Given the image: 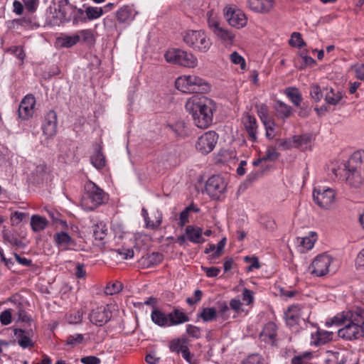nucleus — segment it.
Instances as JSON below:
<instances>
[{"label":"nucleus","instance_id":"1","mask_svg":"<svg viewBox=\"0 0 364 364\" xmlns=\"http://www.w3.org/2000/svg\"><path fill=\"white\" fill-rule=\"evenodd\" d=\"M185 107L198 128L207 129L212 124L213 112L216 110V105L212 100L193 95L187 100Z\"/></svg>","mask_w":364,"mask_h":364},{"label":"nucleus","instance_id":"2","mask_svg":"<svg viewBox=\"0 0 364 364\" xmlns=\"http://www.w3.org/2000/svg\"><path fill=\"white\" fill-rule=\"evenodd\" d=\"M332 171L351 188L361 187L364 184V151H355L343 168H333Z\"/></svg>","mask_w":364,"mask_h":364},{"label":"nucleus","instance_id":"3","mask_svg":"<svg viewBox=\"0 0 364 364\" xmlns=\"http://www.w3.org/2000/svg\"><path fill=\"white\" fill-rule=\"evenodd\" d=\"M105 192L95 183L88 181L85 184V192L81 199V206L87 211L93 210L104 203Z\"/></svg>","mask_w":364,"mask_h":364},{"label":"nucleus","instance_id":"4","mask_svg":"<svg viewBox=\"0 0 364 364\" xmlns=\"http://www.w3.org/2000/svg\"><path fill=\"white\" fill-rule=\"evenodd\" d=\"M184 43L197 52L205 53L210 48L212 43L206 33L201 30H189L183 35Z\"/></svg>","mask_w":364,"mask_h":364},{"label":"nucleus","instance_id":"5","mask_svg":"<svg viewBox=\"0 0 364 364\" xmlns=\"http://www.w3.org/2000/svg\"><path fill=\"white\" fill-rule=\"evenodd\" d=\"M164 57L170 63L186 68H195L198 65L197 58L193 53L178 48L167 50Z\"/></svg>","mask_w":364,"mask_h":364},{"label":"nucleus","instance_id":"6","mask_svg":"<svg viewBox=\"0 0 364 364\" xmlns=\"http://www.w3.org/2000/svg\"><path fill=\"white\" fill-rule=\"evenodd\" d=\"M208 26L214 35L226 46H231L234 43L235 34L234 32L221 26V24L213 18H208Z\"/></svg>","mask_w":364,"mask_h":364},{"label":"nucleus","instance_id":"7","mask_svg":"<svg viewBox=\"0 0 364 364\" xmlns=\"http://www.w3.org/2000/svg\"><path fill=\"white\" fill-rule=\"evenodd\" d=\"M313 198L321 208L329 210L333 208L335 204V192L331 188H314Z\"/></svg>","mask_w":364,"mask_h":364},{"label":"nucleus","instance_id":"8","mask_svg":"<svg viewBox=\"0 0 364 364\" xmlns=\"http://www.w3.org/2000/svg\"><path fill=\"white\" fill-rule=\"evenodd\" d=\"M346 321L353 325H356L357 326L362 327V330L364 331V311L348 312L346 315L338 314L334 316L330 321H326V325H340L344 323Z\"/></svg>","mask_w":364,"mask_h":364},{"label":"nucleus","instance_id":"9","mask_svg":"<svg viewBox=\"0 0 364 364\" xmlns=\"http://www.w3.org/2000/svg\"><path fill=\"white\" fill-rule=\"evenodd\" d=\"M224 16L229 25L237 29L242 28L247 25L246 15L240 9L226 7L224 9Z\"/></svg>","mask_w":364,"mask_h":364},{"label":"nucleus","instance_id":"10","mask_svg":"<svg viewBox=\"0 0 364 364\" xmlns=\"http://www.w3.org/2000/svg\"><path fill=\"white\" fill-rule=\"evenodd\" d=\"M333 258L326 254L318 255L312 262L309 269L316 277H322L329 272V266Z\"/></svg>","mask_w":364,"mask_h":364},{"label":"nucleus","instance_id":"11","mask_svg":"<svg viewBox=\"0 0 364 364\" xmlns=\"http://www.w3.org/2000/svg\"><path fill=\"white\" fill-rule=\"evenodd\" d=\"M218 139V134L214 131H208L200 136L196 142V147L203 154L211 152Z\"/></svg>","mask_w":364,"mask_h":364},{"label":"nucleus","instance_id":"12","mask_svg":"<svg viewBox=\"0 0 364 364\" xmlns=\"http://www.w3.org/2000/svg\"><path fill=\"white\" fill-rule=\"evenodd\" d=\"M226 188V183L219 175L210 176L205 183V191L213 198L218 199Z\"/></svg>","mask_w":364,"mask_h":364},{"label":"nucleus","instance_id":"13","mask_svg":"<svg viewBox=\"0 0 364 364\" xmlns=\"http://www.w3.org/2000/svg\"><path fill=\"white\" fill-rule=\"evenodd\" d=\"M112 317V312L107 306H100L93 309L90 314V321L99 326L107 323Z\"/></svg>","mask_w":364,"mask_h":364},{"label":"nucleus","instance_id":"14","mask_svg":"<svg viewBox=\"0 0 364 364\" xmlns=\"http://www.w3.org/2000/svg\"><path fill=\"white\" fill-rule=\"evenodd\" d=\"M43 134L47 137L54 136L57 132V114L53 110H50L44 117L42 123Z\"/></svg>","mask_w":364,"mask_h":364},{"label":"nucleus","instance_id":"15","mask_svg":"<svg viewBox=\"0 0 364 364\" xmlns=\"http://www.w3.org/2000/svg\"><path fill=\"white\" fill-rule=\"evenodd\" d=\"M36 99L32 95H27L21 100L18 107V116L23 119H28L34 113Z\"/></svg>","mask_w":364,"mask_h":364},{"label":"nucleus","instance_id":"16","mask_svg":"<svg viewBox=\"0 0 364 364\" xmlns=\"http://www.w3.org/2000/svg\"><path fill=\"white\" fill-rule=\"evenodd\" d=\"M338 336L346 340H356L363 336L364 331L362 327L357 326L348 322L343 328L338 331Z\"/></svg>","mask_w":364,"mask_h":364},{"label":"nucleus","instance_id":"17","mask_svg":"<svg viewBox=\"0 0 364 364\" xmlns=\"http://www.w3.org/2000/svg\"><path fill=\"white\" fill-rule=\"evenodd\" d=\"M242 123L248 134L249 139L252 142H256L257 141V124L255 117L247 113L242 117Z\"/></svg>","mask_w":364,"mask_h":364},{"label":"nucleus","instance_id":"18","mask_svg":"<svg viewBox=\"0 0 364 364\" xmlns=\"http://www.w3.org/2000/svg\"><path fill=\"white\" fill-rule=\"evenodd\" d=\"M58 11L62 20L70 21L75 11V7L69 2V0H59Z\"/></svg>","mask_w":364,"mask_h":364},{"label":"nucleus","instance_id":"19","mask_svg":"<svg viewBox=\"0 0 364 364\" xmlns=\"http://www.w3.org/2000/svg\"><path fill=\"white\" fill-rule=\"evenodd\" d=\"M250 9L258 13H268L274 6V0H247Z\"/></svg>","mask_w":364,"mask_h":364},{"label":"nucleus","instance_id":"20","mask_svg":"<svg viewBox=\"0 0 364 364\" xmlns=\"http://www.w3.org/2000/svg\"><path fill=\"white\" fill-rule=\"evenodd\" d=\"M186 235L187 240L195 244L203 243L205 240L203 237V230L200 228L193 225H188L186 228Z\"/></svg>","mask_w":364,"mask_h":364},{"label":"nucleus","instance_id":"21","mask_svg":"<svg viewBox=\"0 0 364 364\" xmlns=\"http://www.w3.org/2000/svg\"><path fill=\"white\" fill-rule=\"evenodd\" d=\"M102 149V146L100 144H96L95 151L90 156L91 164L98 170L103 168L106 165V159Z\"/></svg>","mask_w":364,"mask_h":364},{"label":"nucleus","instance_id":"22","mask_svg":"<svg viewBox=\"0 0 364 364\" xmlns=\"http://www.w3.org/2000/svg\"><path fill=\"white\" fill-rule=\"evenodd\" d=\"M189 321V317L178 309L168 313V326H178Z\"/></svg>","mask_w":364,"mask_h":364},{"label":"nucleus","instance_id":"23","mask_svg":"<svg viewBox=\"0 0 364 364\" xmlns=\"http://www.w3.org/2000/svg\"><path fill=\"white\" fill-rule=\"evenodd\" d=\"M14 331V335L18 338V343L22 348L33 347L34 346V343L30 338L29 332L25 331L21 328H15Z\"/></svg>","mask_w":364,"mask_h":364},{"label":"nucleus","instance_id":"24","mask_svg":"<svg viewBox=\"0 0 364 364\" xmlns=\"http://www.w3.org/2000/svg\"><path fill=\"white\" fill-rule=\"evenodd\" d=\"M191 88L193 89L192 92L205 93L210 90V87L205 80L195 75H191Z\"/></svg>","mask_w":364,"mask_h":364},{"label":"nucleus","instance_id":"25","mask_svg":"<svg viewBox=\"0 0 364 364\" xmlns=\"http://www.w3.org/2000/svg\"><path fill=\"white\" fill-rule=\"evenodd\" d=\"M116 18L119 23H129L133 18V11L129 6H123L116 13Z\"/></svg>","mask_w":364,"mask_h":364},{"label":"nucleus","instance_id":"26","mask_svg":"<svg viewBox=\"0 0 364 364\" xmlns=\"http://www.w3.org/2000/svg\"><path fill=\"white\" fill-rule=\"evenodd\" d=\"M151 321L160 327L168 326V314H165L163 311L154 308L151 314Z\"/></svg>","mask_w":364,"mask_h":364},{"label":"nucleus","instance_id":"27","mask_svg":"<svg viewBox=\"0 0 364 364\" xmlns=\"http://www.w3.org/2000/svg\"><path fill=\"white\" fill-rule=\"evenodd\" d=\"M191 75H183L178 77L175 82L176 89L184 93H191Z\"/></svg>","mask_w":364,"mask_h":364},{"label":"nucleus","instance_id":"28","mask_svg":"<svg viewBox=\"0 0 364 364\" xmlns=\"http://www.w3.org/2000/svg\"><path fill=\"white\" fill-rule=\"evenodd\" d=\"M141 212H142V215L146 222V227L147 228L156 229L160 226V225L161 224V222H162V213L161 211L157 210L154 213V217L156 218L155 221L150 220V218L148 216V212H147L146 209L143 208Z\"/></svg>","mask_w":364,"mask_h":364},{"label":"nucleus","instance_id":"29","mask_svg":"<svg viewBox=\"0 0 364 364\" xmlns=\"http://www.w3.org/2000/svg\"><path fill=\"white\" fill-rule=\"evenodd\" d=\"M300 309L297 306L289 307L285 312V318L288 325L293 326L299 322L300 318Z\"/></svg>","mask_w":364,"mask_h":364},{"label":"nucleus","instance_id":"30","mask_svg":"<svg viewBox=\"0 0 364 364\" xmlns=\"http://www.w3.org/2000/svg\"><path fill=\"white\" fill-rule=\"evenodd\" d=\"M164 259L161 253L154 252L151 254L141 258V264L146 267H150L159 264Z\"/></svg>","mask_w":364,"mask_h":364},{"label":"nucleus","instance_id":"31","mask_svg":"<svg viewBox=\"0 0 364 364\" xmlns=\"http://www.w3.org/2000/svg\"><path fill=\"white\" fill-rule=\"evenodd\" d=\"M274 109L277 117L283 119L289 117L292 113V108L291 106L285 104L281 100H277L276 102Z\"/></svg>","mask_w":364,"mask_h":364},{"label":"nucleus","instance_id":"32","mask_svg":"<svg viewBox=\"0 0 364 364\" xmlns=\"http://www.w3.org/2000/svg\"><path fill=\"white\" fill-rule=\"evenodd\" d=\"M80 41V36L74 34L72 36L65 35L57 38L58 43L63 48H70Z\"/></svg>","mask_w":364,"mask_h":364},{"label":"nucleus","instance_id":"33","mask_svg":"<svg viewBox=\"0 0 364 364\" xmlns=\"http://www.w3.org/2000/svg\"><path fill=\"white\" fill-rule=\"evenodd\" d=\"M54 240L58 246L63 249L66 248L70 245L74 244L71 237L68 235V233L64 231H61L55 234Z\"/></svg>","mask_w":364,"mask_h":364},{"label":"nucleus","instance_id":"34","mask_svg":"<svg viewBox=\"0 0 364 364\" xmlns=\"http://www.w3.org/2000/svg\"><path fill=\"white\" fill-rule=\"evenodd\" d=\"M284 94L296 107H299L302 101V97L299 90L296 87H289L284 90Z\"/></svg>","mask_w":364,"mask_h":364},{"label":"nucleus","instance_id":"35","mask_svg":"<svg viewBox=\"0 0 364 364\" xmlns=\"http://www.w3.org/2000/svg\"><path fill=\"white\" fill-rule=\"evenodd\" d=\"M48 225V220L46 218L38 215H33L31 218V226L34 232L43 230Z\"/></svg>","mask_w":364,"mask_h":364},{"label":"nucleus","instance_id":"36","mask_svg":"<svg viewBox=\"0 0 364 364\" xmlns=\"http://www.w3.org/2000/svg\"><path fill=\"white\" fill-rule=\"evenodd\" d=\"M188 339L186 336H181L171 340L169 343L168 347L171 352L179 353L183 350V347H186Z\"/></svg>","mask_w":364,"mask_h":364},{"label":"nucleus","instance_id":"37","mask_svg":"<svg viewBox=\"0 0 364 364\" xmlns=\"http://www.w3.org/2000/svg\"><path fill=\"white\" fill-rule=\"evenodd\" d=\"M83 7L85 8L87 21L99 18L104 14V9L101 7L85 6V5H83Z\"/></svg>","mask_w":364,"mask_h":364},{"label":"nucleus","instance_id":"38","mask_svg":"<svg viewBox=\"0 0 364 364\" xmlns=\"http://www.w3.org/2000/svg\"><path fill=\"white\" fill-rule=\"evenodd\" d=\"M332 332L318 330L316 333L314 343L315 346H321L328 343L332 339Z\"/></svg>","mask_w":364,"mask_h":364},{"label":"nucleus","instance_id":"39","mask_svg":"<svg viewBox=\"0 0 364 364\" xmlns=\"http://www.w3.org/2000/svg\"><path fill=\"white\" fill-rule=\"evenodd\" d=\"M93 235L96 240L103 243V240L107 236V228L103 223H99L92 226Z\"/></svg>","mask_w":364,"mask_h":364},{"label":"nucleus","instance_id":"40","mask_svg":"<svg viewBox=\"0 0 364 364\" xmlns=\"http://www.w3.org/2000/svg\"><path fill=\"white\" fill-rule=\"evenodd\" d=\"M316 240V233L311 232L309 236L298 237L297 241L306 250H311Z\"/></svg>","mask_w":364,"mask_h":364},{"label":"nucleus","instance_id":"41","mask_svg":"<svg viewBox=\"0 0 364 364\" xmlns=\"http://www.w3.org/2000/svg\"><path fill=\"white\" fill-rule=\"evenodd\" d=\"M198 316L205 322L213 321L216 319L217 311L213 307L203 308Z\"/></svg>","mask_w":364,"mask_h":364},{"label":"nucleus","instance_id":"42","mask_svg":"<svg viewBox=\"0 0 364 364\" xmlns=\"http://www.w3.org/2000/svg\"><path fill=\"white\" fill-rule=\"evenodd\" d=\"M342 97L343 95L340 92H334L332 88L326 90L325 100L328 104L336 105L339 102Z\"/></svg>","mask_w":364,"mask_h":364},{"label":"nucleus","instance_id":"43","mask_svg":"<svg viewBox=\"0 0 364 364\" xmlns=\"http://www.w3.org/2000/svg\"><path fill=\"white\" fill-rule=\"evenodd\" d=\"M3 238L6 242H9L12 246L20 247L24 246V244L21 240H18L14 234L6 230L3 231Z\"/></svg>","mask_w":364,"mask_h":364},{"label":"nucleus","instance_id":"44","mask_svg":"<svg viewBox=\"0 0 364 364\" xmlns=\"http://www.w3.org/2000/svg\"><path fill=\"white\" fill-rule=\"evenodd\" d=\"M77 34L80 36V39L83 43L93 44L95 41L93 31L91 29H83L79 31Z\"/></svg>","mask_w":364,"mask_h":364},{"label":"nucleus","instance_id":"45","mask_svg":"<svg viewBox=\"0 0 364 364\" xmlns=\"http://www.w3.org/2000/svg\"><path fill=\"white\" fill-rule=\"evenodd\" d=\"M122 289V284L118 281L107 284L105 293L107 295H114L119 293Z\"/></svg>","mask_w":364,"mask_h":364},{"label":"nucleus","instance_id":"46","mask_svg":"<svg viewBox=\"0 0 364 364\" xmlns=\"http://www.w3.org/2000/svg\"><path fill=\"white\" fill-rule=\"evenodd\" d=\"M312 136L310 134H303L301 136H295L294 137V143L298 146H305L304 149H307L311 142Z\"/></svg>","mask_w":364,"mask_h":364},{"label":"nucleus","instance_id":"47","mask_svg":"<svg viewBox=\"0 0 364 364\" xmlns=\"http://www.w3.org/2000/svg\"><path fill=\"white\" fill-rule=\"evenodd\" d=\"M171 129L178 136H183L188 134L187 127L183 121L176 122L171 126Z\"/></svg>","mask_w":364,"mask_h":364},{"label":"nucleus","instance_id":"48","mask_svg":"<svg viewBox=\"0 0 364 364\" xmlns=\"http://www.w3.org/2000/svg\"><path fill=\"white\" fill-rule=\"evenodd\" d=\"M264 336L269 337L271 340L275 338L277 336V326L274 322L267 323L263 330Z\"/></svg>","mask_w":364,"mask_h":364},{"label":"nucleus","instance_id":"49","mask_svg":"<svg viewBox=\"0 0 364 364\" xmlns=\"http://www.w3.org/2000/svg\"><path fill=\"white\" fill-rule=\"evenodd\" d=\"M289 44L293 47L296 48H302L306 46V43L301 38V35L300 33L294 32L291 34V38L289 40Z\"/></svg>","mask_w":364,"mask_h":364},{"label":"nucleus","instance_id":"50","mask_svg":"<svg viewBox=\"0 0 364 364\" xmlns=\"http://www.w3.org/2000/svg\"><path fill=\"white\" fill-rule=\"evenodd\" d=\"M85 10L82 9H77L75 7V11L74 12L72 17L73 24H77L80 22H87L86 15L85 16Z\"/></svg>","mask_w":364,"mask_h":364},{"label":"nucleus","instance_id":"51","mask_svg":"<svg viewBox=\"0 0 364 364\" xmlns=\"http://www.w3.org/2000/svg\"><path fill=\"white\" fill-rule=\"evenodd\" d=\"M82 312L78 310L68 315L66 320L70 324H77L82 321Z\"/></svg>","mask_w":364,"mask_h":364},{"label":"nucleus","instance_id":"52","mask_svg":"<svg viewBox=\"0 0 364 364\" xmlns=\"http://www.w3.org/2000/svg\"><path fill=\"white\" fill-rule=\"evenodd\" d=\"M310 95L315 102H319L323 97L321 87L318 85H311Z\"/></svg>","mask_w":364,"mask_h":364},{"label":"nucleus","instance_id":"53","mask_svg":"<svg viewBox=\"0 0 364 364\" xmlns=\"http://www.w3.org/2000/svg\"><path fill=\"white\" fill-rule=\"evenodd\" d=\"M230 60L232 63L240 65L242 70H245L246 68V63L245 59L239 55L237 52H233L230 55Z\"/></svg>","mask_w":364,"mask_h":364},{"label":"nucleus","instance_id":"54","mask_svg":"<svg viewBox=\"0 0 364 364\" xmlns=\"http://www.w3.org/2000/svg\"><path fill=\"white\" fill-rule=\"evenodd\" d=\"M115 252H117L119 255L122 256V258L124 259L132 258L134 255V250L132 249L125 248L124 247L116 250Z\"/></svg>","mask_w":364,"mask_h":364},{"label":"nucleus","instance_id":"55","mask_svg":"<svg viewBox=\"0 0 364 364\" xmlns=\"http://www.w3.org/2000/svg\"><path fill=\"white\" fill-rule=\"evenodd\" d=\"M279 156V154L273 147H268L263 159L265 161H276Z\"/></svg>","mask_w":364,"mask_h":364},{"label":"nucleus","instance_id":"56","mask_svg":"<svg viewBox=\"0 0 364 364\" xmlns=\"http://www.w3.org/2000/svg\"><path fill=\"white\" fill-rule=\"evenodd\" d=\"M186 333L192 338H199L201 336V332L200 328L198 326L188 324L186 326Z\"/></svg>","mask_w":364,"mask_h":364},{"label":"nucleus","instance_id":"57","mask_svg":"<svg viewBox=\"0 0 364 364\" xmlns=\"http://www.w3.org/2000/svg\"><path fill=\"white\" fill-rule=\"evenodd\" d=\"M83 341V335L82 334H75L71 335L68 337V339L66 341V344L72 346H75L77 344H80Z\"/></svg>","mask_w":364,"mask_h":364},{"label":"nucleus","instance_id":"58","mask_svg":"<svg viewBox=\"0 0 364 364\" xmlns=\"http://www.w3.org/2000/svg\"><path fill=\"white\" fill-rule=\"evenodd\" d=\"M310 356V353H304L302 355L294 356L291 359V364H307V360Z\"/></svg>","mask_w":364,"mask_h":364},{"label":"nucleus","instance_id":"59","mask_svg":"<svg viewBox=\"0 0 364 364\" xmlns=\"http://www.w3.org/2000/svg\"><path fill=\"white\" fill-rule=\"evenodd\" d=\"M264 126L266 129V137L272 139L274 137V123L271 120H264Z\"/></svg>","mask_w":364,"mask_h":364},{"label":"nucleus","instance_id":"60","mask_svg":"<svg viewBox=\"0 0 364 364\" xmlns=\"http://www.w3.org/2000/svg\"><path fill=\"white\" fill-rule=\"evenodd\" d=\"M226 244V238L223 237L218 244L216 247V250L213 252L212 255H210V259H216L218 258L223 252V248Z\"/></svg>","mask_w":364,"mask_h":364},{"label":"nucleus","instance_id":"61","mask_svg":"<svg viewBox=\"0 0 364 364\" xmlns=\"http://www.w3.org/2000/svg\"><path fill=\"white\" fill-rule=\"evenodd\" d=\"M11 311L10 309H6L2 311L0 314V322L2 325L6 326L11 322Z\"/></svg>","mask_w":364,"mask_h":364},{"label":"nucleus","instance_id":"62","mask_svg":"<svg viewBox=\"0 0 364 364\" xmlns=\"http://www.w3.org/2000/svg\"><path fill=\"white\" fill-rule=\"evenodd\" d=\"M242 364H262V358L259 354H252L249 355Z\"/></svg>","mask_w":364,"mask_h":364},{"label":"nucleus","instance_id":"63","mask_svg":"<svg viewBox=\"0 0 364 364\" xmlns=\"http://www.w3.org/2000/svg\"><path fill=\"white\" fill-rule=\"evenodd\" d=\"M355 72V77L362 81H364V64L355 65L351 67Z\"/></svg>","mask_w":364,"mask_h":364},{"label":"nucleus","instance_id":"64","mask_svg":"<svg viewBox=\"0 0 364 364\" xmlns=\"http://www.w3.org/2000/svg\"><path fill=\"white\" fill-rule=\"evenodd\" d=\"M191 213V208H186L181 213H180V221L179 225L183 227L188 222L189 213Z\"/></svg>","mask_w":364,"mask_h":364}]
</instances>
